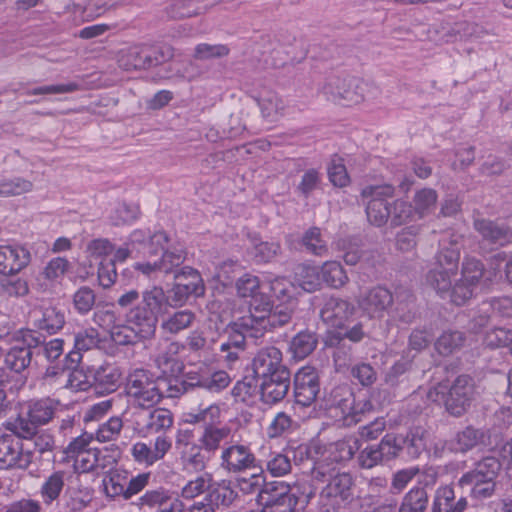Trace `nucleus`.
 <instances>
[{
  "mask_svg": "<svg viewBox=\"0 0 512 512\" xmlns=\"http://www.w3.org/2000/svg\"><path fill=\"white\" fill-rule=\"evenodd\" d=\"M311 474L314 481L325 484L319 494L323 505L336 508L352 501L355 484L349 472L319 462L314 465Z\"/></svg>",
  "mask_w": 512,
  "mask_h": 512,
  "instance_id": "obj_1",
  "label": "nucleus"
},
{
  "mask_svg": "<svg viewBox=\"0 0 512 512\" xmlns=\"http://www.w3.org/2000/svg\"><path fill=\"white\" fill-rule=\"evenodd\" d=\"M282 353L274 346L260 349L242 379L235 384H289L290 371L281 364Z\"/></svg>",
  "mask_w": 512,
  "mask_h": 512,
  "instance_id": "obj_2",
  "label": "nucleus"
},
{
  "mask_svg": "<svg viewBox=\"0 0 512 512\" xmlns=\"http://www.w3.org/2000/svg\"><path fill=\"white\" fill-rule=\"evenodd\" d=\"M501 470L502 463L497 457L485 456L463 473L457 484L463 489L467 488L472 499L482 501L494 496Z\"/></svg>",
  "mask_w": 512,
  "mask_h": 512,
  "instance_id": "obj_3",
  "label": "nucleus"
},
{
  "mask_svg": "<svg viewBox=\"0 0 512 512\" xmlns=\"http://www.w3.org/2000/svg\"><path fill=\"white\" fill-rule=\"evenodd\" d=\"M68 473L64 470H56L43 478L39 487V500L23 497L14 500L0 509V512H42V504L51 506L58 503L66 487Z\"/></svg>",
  "mask_w": 512,
  "mask_h": 512,
  "instance_id": "obj_4",
  "label": "nucleus"
},
{
  "mask_svg": "<svg viewBox=\"0 0 512 512\" xmlns=\"http://www.w3.org/2000/svg\"><path fill=\"white\" fill-rule=\"evenodd\" d=\"M102 338L95 328L80 329L74 334L73 349L66 355V369L62 371V375L67 374L66 384H85L86 379L82 371L77 370V366L82 361L84 352L101 348Z\"/></svg>",
  "mask_w": 512,
  "mask_h": 512,
  "instance_id": "obj_5",
  "label": "nucleus"
},
{
  "mask_svg": "<svg viewBox=\"0 0 512 512\" xmlns=\"http://www.w3.org/2000/svg\"><path fill=\"white\" fill-rule=\"evenodd\" d=\"M45 341V336L31 329H22L15 336V343L5 357L6 365L20 373L31 363L35 350Z\"/></svg>",
  "mask_w": 512,
  "mask_h": 512,
  "instance_id": "obj_6",
  "label": "nucleus"
},
{
  "mask_svg": "<svg viewBox=\"0 0 512 512\" xmlns=\"http://www.w3.org/2000/svg\"><path fill=\"white\" fill-rule=\"evenodd\" d=\"M370 88V84L362 79L332 77L325 83L322 91L328 100L358 104L365 100Z\"/></svg>",
  "mask_w": 512,
  "mask_h": 512,
  "instance_id": "obj_7",
  "label": "nucleus"
},
{
  "mask_svg": "<svg viewBox=\"0 0 512 512\" xmlns=\"http://www.w3.org/2000/svg\"><path fill=\"white\" fill-rule=\"evenodd\" d=\"M428 400L443 403L446 410L459 417L466 412L472 401V386H430L426 392Z\"/></svg>",
  "mask_w": 512,
  "mask_h": 512,
  "instance_id": "obj_8",
  "label": "nucleus"
},
{
  "mask_svg": "<svg viewBox=\"0 0 512 512\" xmlns=\"http://www.w3.org/2000/svg\"><path fill=\"white\" fill-rule=\"evenodd\" d=\"M262 512H294L298 497L291 492V487L284 481H269L268 486L256 499Z\"/></svg>",
  "mask_w": 512,
  "mask_h": 512,
  "instance_id": "obj_9",
  "label": "nucleus"
},
{
  "mask_svg": "<svg viewBox=\"0 0 512 512\" xmlns=\"http://www.w3.org/2000/svg\"><path fill=\"white\" fill-rule=\"evenodd\" d=\"M485 274L483 263L474 257H465L462 262L461 278L454 284L453 303L464 305L474 296L475 289L482 283Z\"/></svg>",
  "mask_w": 512,
  "mask_h": 512,
  "instance_id": "obj_10",
  "label": "nucleus"
},
{
  "mask_svg": "<svg viewBox=\"0 0 512 512\" xmlns=\"http://www.w3.org/2000/svg\"><path fill=\"white\" fill-rule=\"evenodd\" d=\"M395 189L390 184L368 186L362 190V196L370 198L366 206L369 222L377 227L387 223L390 214L388 199L394 196Z\"/></svg>",
  "mask_w": 512,
  "mask_h": 512,
  "instance_id": "obj_11",
  "label": "nucleus"
},
{
  "mask_svg": "<svg viewBox=\"0 0 512 512\" xmlns=\"http://www.w3.org/2000/svg\"><path fill=\"white\" fill-rule=\"evenodd\" d=\"M184 348L178 341L164 340L159 343L156 364L159 373L155 379L169 384L179 382V375L183 370V364L177 359V355Z\"/></svg>",
  "mask_w": 512,
  "mask_h": 512,
  "instance_id": "obj_12",
  "label": "nucleus"
},
{
  "mask_svg": "<svg viewBox=\"0 0 512 512\" xmlns=\"http://www.w3.org/2000/svg\"><path fill=\"white\" fill-rule=\"evenodd\" d=\"M54 401L42 399L29 405L27 416H19L15 421V428L20 430V435L31 438L37 433V428L48 423L54 415Z\"/></svg>",
  "mask_w": 512,
  "mask_h": 512,
  "instance_id": "obj_13",
  "label": "nucleus"
},
{
  "mask_svg": "<svg viewBox=\"0 0 512 512\" xmlns=\"http://www.w3.org/2000/svg\"><path fill=\"white\" fill-rule=\"evenodd\" d=\"M23 437L18 430L15 434L0 436V469H27L31 463V453L23 451Z\"/></svg>",
  "mask_w": 512,
  "mask_h": 512,
  "instance_id": "obj_14",
  "label": "nucleus"
},
{
  "mask_svg": "<svg viewBox=\"0 0 512 512\" xmlns=\"http://www.w3.org/2000/svg\"><path fill=\"white\" fill-rule=\"evenodd\" d=\"M220 467L228 473H241L257 467V459L251 449L242 444H232L223 448Z\"/></svg>",
  "mask_w": 512,
  "mask_h": 512,
  "instance_id": "obj_15",
  "label": "nucleus"
},
{
  "mask_svg": "<svg viewBox=\"0 0 512 512\" xmlns=\"http://www.w3.org/2000/svg\"><path fill=\"white\" fill-rule=\"evenodd\" d=\"M32 259L30 250L23 245L0 246V274L15 275L26 268Z\"/></svg>",
  "mask_w": 512,
  "mask_h": 512,
  "instance_id": "obj_16",
  "label": "nucleus"
},
{
  "mask_svg": "<svg viewBox=\"0 0 512 512\" xmlns=\"http://www.w3.org/2000/svg\"><path fill=\"white\" fill-rule=\"evenodd\" d=\"M393 393L389 386H362L358 395L354 396L355 412L364 413L377 408H382L391 403Z\"/></svg>",
  "mask_w": 512,
  "mask_h": 512,
  "instance_id": "obj_17",
  "label": "nucleus"
},
{
  "mask_svg": "<svg viewBox=\"0 0 512 512\" xmlns=\"http://www.w3.org/2000/svg\"><path fill=\"white\" fill-rule=\"evenodd\" d=\"M357 302L363 313L370 318L380 317L393 303V296L385 287L376 286L360 295Z\"/></svg>",
  "mask_w": 512,
  "mask_h": 512,
  "instance_id": "obj_18",
  "label": "nucleus"
},
{
  "mask_svg": "<svg viewBox=\"0 0 512 512\" xmlns=\"http://www.w3.org/2000/svg\"><path fill=\"white\" fill-rule=\"evenodd\" d=\"M187 276L190 280L187 283L178 282L172 288V301L175 305H183L191 295L199 296L203 294L204 287L198 271L191 267H183L175 278Z\"/></svg>",
  "mask_w": 512,
  "mask_h": 512,
  "instance_id": "obj_19",
  "label": "nucleus"
},
{
  "mask_svg": "<svg viewBox=\"0 0 512 512\" xmlns=\"http://www.w3.org/2000/svg\"><path fill=\"white\" fill-rule=\"evenodd\" d=\"M354 311L355 307L349 301L330 297L325 301L320 311V317L329 326L342 328Z\"/></svg>",
  "mask_w": 512,
  "mask_h": 512,
  "instance_id": "obj_20",
  "label": "nucleus"
},
{
  "mask_svg": "<svg viewBox=\"0 0 512 512\" xmlns=\"http://www.w3.org/2000/svg\"><path fill=\"white\" fill-rule=\"evenodd\" d=\"M468 507L465 496L456 497L451 485H441L434 493L431 512H464Z\"/></svg>",
  "mask_w": 512,
  "mask_h": 512,
  "instance_id": "obj_21",
  "label": "nucleus"
},
{
  "mask_svg": "<svg viewBox=\"0 0 512 512\" xmlns=\"http://www.w3.org/2000/svg\"><path fill=\"white\" fill-rule=\"evenodd\" d=\"M474 229L479 233L484 243L504 246L512 235L510 228L504 223L490 219H475Z\"/></svg>",
  "mask_w": 512,
  "mask_h": 512,
  "instance_id": "obj_22",
  "label": "nucleus"
},
{
  "mask_svg": "<svg viewBox=\"0 0 512 512\" xmlns=\"http://www.w3.org/2000/svg\"><path fill=\"white\" fill-rule=\"evenodd\" d=\"M246 349V336L238 330H232L228 338L220 344V357L227 368L233 370L240 364L241 355Z\"/></svg>",
  "mask_w": 512,
  "mask_h": 512,
  "instance_id": "obj_23",
  "label": "nucleus"
},
{
  "mask_svg": "<svg viewBox=\"0 0 512 512\" xmlns=\"http://www.w3.org/2000/svg\"><path fill=\"white\" fill-rule=\"evenodd\" d=\"M127 321L135 327L142 339H147L155 334L158 317L143 304L138 303L128 313Z\"/></svg>",
  "mask_w": 512,
  "mask_h": 512,
  "instance_id": "obj_24",
  "label": "nucleus"
},
{
  "mask_svg": "<svg viewBox=\"0 0 512 512\" xmlns=\"http://www.w3.org/2000/svg\"><path fill=\"white\" fill-rule=\"evenodd\" d=\"M460 243L451 235H444L439 240V250L434 259V266L458 270L460 260Z\"/></svg>",
  "mask_w": 512,
  "mask_h": 512,
  "instance_id": "obj_25",
  "label": "nucleus"
},
{
  "mask_svg": "<svg viewBox=\"0 0 512 512\" xmlns=\"http://www.w3.org/2000/svg\"><path fill=\"white\" fill-rule=\"evenodd\" d=\"M137 424L140 426L139 432L144 437L165 433L173 425V414L168 409L156 408L142 419V423Z\"/></svg>",
  "mask_w": 512,
  "mask_h": 512,
  "instance_id": "obj_26",
  "label": "nucleus"
},
{
  "mask_svg": "<svg viewBox=\"0 0 512 512\" xmlns=\"http://www.w3.org/2000/svg\"><path fill=\"white\" fill-rule=\"evenodd\" d=\"M457 273L458 270L433 266L426 275V282L441 298H449L453 303L454 285H452V279Z\"/></svg>",
  "mask_w": 512,
  "mask_h": 512,
  "instance_id": "obj_27",
  "label": "nucleus"
},
{
  "mask_svg": "<svg viewBox=\"0 0 512 512\" xmlns=\"http://www.w3.org/2000/svg\"><path fill=\"white\" fill-rule=\"evenodd\" d=\"M398 444L401 446V456L406 454L409 459H417L426 449L425 430L412 427L405 434L397 433Z\"/></svg>",
  "mask_w": 512,
  "mask_h": 512,
  "instance_id": "obj_28",
  "label": "nucleus"
},
{
  "mask_svg": "<svg viewBox=\"0 0 512 512\" xmlns=\"http://www.w3.org/2000/svg\"><path fill=\"white\" fill-rule=\"evenodd\" d=\"M238 498V492L234 489L230 480H221L214 482L205 495V500L210 501L217 509L219 507L228 508Z\"/></svg>",
  "mask_w": 512,
  "mask_h": 512,
  "instance_id": "obj_29",
  "label": "nucleus"
},
{
  "mask_svg": "<svg viewBox=\"0 0 512 512\" xmlns=\"http://www.w3.org/2000/svg\"><path fill=\"white\" fill-rule=\"evenodd\" d=\"M484 433L472 426L459 431L447 443V448L454 453H466L483 442Z\"/></svg>",
  "mask_w": 512,
  "mask_h": 512,
  "instance_id": "obj_30",
  "label": "nucleus"
},
{
  "mask_svg": "<svg viewBox=\"0 0 512 512\" xmlns=\"http://www.w3.org/2000/svg\"><path fill=\"white\" fill-rule=\"evenodd\" d=\"M65 324V313L63 310L49 306L41 310V314L35 319L34 325L37 332H46L49 335L56 334Z\"/></svg>",
  "mask_w": 512,
  "mask_h": 512,
  "instance_id": "obj_31",
  "label": "nucleus"
},
{
  "mask_svg": "<svg viewBox=\"0 0 512 512\" xmlns=\"http://www.w3.org/2000/svg\"><path fill=\"white\" fill-rule=\"evenodd\" d=\"M146 45H134L121 49L118 53V64L126 71L148 69Z\"/></svg>",
  "mask_w": 512,
  "mask_h": 512,
  "instance_id": "obj_32",
  "label": "nucleus"
},
{
  "mask_svg": "<svg viewBox=\"0 0 512 512\" xmlns=\"http://www.w3.org/2000/svg\"><path fill=\"white\" fill-rule=\"evenodd\" d=\"M127 473L118 470L108 472L102 479V492L112 501L125 500Z\"/></svg>",
  "mask_w": 512,
  "mask_h": 512,
  "instance_id": "obj_33",
  "label": "nucleus"
},
{
  "mask_svg": "<svg viewBox=\"0 0 512 512\" xmlns=\"http://www.w3.org/2000/svg\"><path fill=\"white\" fill-rule=\"evenodd\" d=\"M430 497L425 487L415 486L402 498L398 512H427Z\"/></svg>",
  "mask_w": 512,
  "mask_h": 512,
  "instance_id": "obj_34",
  "label": "nucleus"
},
{
  "mask_svg": "<svg viewBox=\"0 0 512 512\" xmlns=\"http://www.w3.org/2000/svg\"><path fill=\"white\" fill-rule=\"evenodd\" d=\"M126 393L131 397L132 404L140 408H150L160 402L163 394L157 386H127Z\"/></svg>",
  "mask_w": 512,
  "mask_h": 512,
  "instance_id": "obj_35",
  "label": "nucleus"
},
{
  "mask_svg": "<svg viewBox=\"0 0 512 512\" xmlns=\"http://www.w3.org/2000/svg\"><path fill=\"white\" fill-rule=\"evenodd\" d=\"M195 318L196 315L191 310H180L164 319L160 328L166 334L175 335L189 328L194 323Z\"/></svg>",
  "mask_w": 512,
  "mask_h": 512,
  "instance_id": "obj_36",
  "label": "nucleus"
},
{
  "mask_svg": "<svg viewBox=\"0 0 512 512\" xmlns=\"http://www.w3.org/2000/svg\"><path fill=\"white\" fill-rule=\"evenodd\" d=\"M264 117L276 118L283 115L285 110L284 100L274 91H263L255 97Z\"/></svg>",
  "mask_w": 512,
  "mask_h": 512,
  "instance_id": "obj_37",
  "label": "nucleus"
},
{
  "mask_svg": "<svg viewBox=\"0 0 512 512\" xmlns=\"http://www.w3.org/2000/svg\"><path fill=\"white\" fill-rule=\"evenodd\" d=\"M318 344V338L315 333L310 331H301L293 337L290 343V351L293 358L304 359L310 355Z\"/></svg>",
  "mask_w": 512,
  "mask_h": 512,
  "instance_id": "obj_38",
  "label": "nucleus"
},
{
  "mask_svg": "<svg viewBox=\"0 0 512 512\" xmlns=\"http://www.w3.org/2000/svg\"><path fill=\"white\" fill-rule=\"evenodd\" d=\"M349 278L342 265L337 261H326L321 266V282L332 288H341Z\"/></svg>",
  "mask_w": 512,
  "mask_h": 512,
  "instance_id": "obj_39",
  "label": "nucleus"
},
{
  "mask_svg": "<svg viewBox=\"0 0 512 512\" xmlns=\"http://www.w3.org/2000/svg\"><path fill=\"white\" fill-rule=\"evenodd\" d=\"M201 445L192 444L181 452V460L187 471L201 472L206 468L208 456L203 453Z\"/></svg>",
  "mask_w": 512,
  "mask_h": 512,
  "instance_id": "obj_40",
  "label": "nucleus"
},
{
  "mask_svg": "<svg viewBox=\"0 0 512 512\" xmlns=\"http://www.w3.org/2000/svg\"><path fill=\"white\" fill-rule=\"evenodd\" d=\"M437 198L434 189L423 188L417 191L413 197L412 205L415 215H418V218H424L431 214L436 208Z\"/></svg>",
  "mask_w": 512,
  "mask_h": 512,
  "instance_id": "obj_41",
  "label": "nucleus"
},
{
  "mask_svg": "<svg viewBox=\"0 0 512 512\" xmlns=\"http://www.w3.org/2000/svg\"><path fill=\"white\" fill-rule=\"evenodd\" d=\"M301 244L308 253L323 257L328 254L327 242L318 227L309 228L301 238Z\"/></svg>",
  "mask_w": 512,
  "mask_h": 512,
  "instance_id": "obj_42",
  "label": "nucleus"
},
{
  "mask_svg": "<svg viewBox=\"0 0 512 512\" xmlns=\"http://www.w3.org/2000/svg\"><path fill=\"white\" fill-rule=\"evenodd\" d=\"M140 303L159 317L167 306L168 298L162 287L153 286L142 293V301Z\"/></svg>",
  "mask_w": 512,
  "mask_h": 512,
  "instance_id": "obj_43",
  "label": "nucleus"
},
{
  "mask_svg": "<svg viewBox=\"0 0 512 512\" xmlns=\"http://www.w3.org/2000/svg\"><path fill=\"white\" fill-rule=\"evenodd\" d=\"M299 285L307 292H313L320 288L321 267L303 264L296 273Z\"/></svg>",
  "mask_w": 512,
  "mask_h": 512,
  "instance_id": "obj_44",
  "label": "nucleus"
},
{
  "mask_svg": "<svg viewBox=\"0 0 512 512\" xmlns=\"http://www.w3.org/2000/svg\"><path fill=\"white\" fill-rule=\"evenodd\" d=\"M140 216V207L137 204L120 203L111 212L109 219L112 225L121 226L134 222Z\"/></svg>",
  "mask_w": 512,
  "mask_h": 512,
  "instance_id": "obj_45",
  "label": "nucleus"
},
{
  "mask_svg": "<svg viewBox=\"0 0 512 512\" xmlns=\"http://www.w3.org/2000/svg\"><path fill=\"white\" fill-rule=\"evenodd\" d=\"M266 471L273 477H282L289 474L292 464L284 448L279 452H271L265 463Z\"/></svg>",
  "mask_w": 512,
  "mask_h": 512,
  "instance_id": "obj_46",
  "label": "nucleus"
},
{
  "mask_svg": "<svg viewBox=\"0 0 512 512\" xmlns=\"http://www.w3.org/2000/svg\"><path fill=\"white\" fill-rule=\"evenodd\" d=\"M357 450V439H342L330 445L329 457L333 462H345L352 459Z\"/></svg>",
  "mask_w": 512,
  "mask_h": 512,
  "instance_id": "obj_47",
  "label": "nucleus"
},
{
  "mask_svg": "<svg viewBox=\"0 0 512 512\" xmlns=\"http://www.w3.org/2000/svg\"><path fill=\"white\" fill-rule=\"evenodd\" d=\"M464 334L460 331H445L435 343L439 354L447 356L460 349L464 343Z\"/></svg>",
  "mask_w": 512,
  "mask_h": 512,
  "instance_id": "obj_48",
  "label": "nucleus"
},
{
  "mask_svg": "<svg viewBox=\"0 0 512 512\" xmlns=\"http://www.w3.org/2000/svg\"><path fill=\"white\" fill-rule=\"evenodd\" d=\"M230 434L228 427H206L199 439L201 447L206 452H212L220 447V443Z\"/></svg>",
  "mask_w": 512,
  "mask_h": 512,
  "instance_id": "obj_49",
  "label": "nucleus"
},
{
  "mask_svg": "<svg viewBox=\"0 0 512 512\" xmlns=\"http://www.w3.org/2000/svg\"><path fill=\"white\" fill-rule=\"evenodd\" d=\"M321 173L315 169H307L301 176L300 182L295 188V192L302 198L308 199L312 193L320 187Z\"/></svg>",
  "mask_w": 512,
  "mask_h": 512,
  "instance_id": "obj_50",
  "label": "nucleus"
},
{
  "mask_svg": "<svg viewBox=\"0 0 512 512\" xmlns=\"http://www.w3.org/2000/svg\"><path fill=\"white\" fill-rule=\"evenodd\" d=\"M212 479V474L207 472L198 475L195 479L185 484L181 490V496L184 499L191 500L206 491L208 492L211 487Z\"/></svg>",
  "mask_w": 512,
  "mask_h": 512,
  "instance_id": "obj_51",
  "label": "nucleus"
},
{
  "mask_svg": "<svg viewBox=\"0 0 512 512\" xmlns=\"http://www.w3.org/2000/svg\"><path fill=\"white\" fill-rule=\"evenodd\" d=\"M375 445L384 464L401 457V446L398 444L397 433L385 434Z\"/></svg>",
  "mask_w": 512,
  "mask_h": 512,
  "instance_id": "obj_52",
  "label": "nucleus"
},
{
  "mask_svg": "<svg viewBox=\"0 0 512 512\" xmlns=\"http://www.w3.org/2000/svg\"><path fill=\"white\" fill-rule=\"evenodd\" d=\"M33 183L22 177L4 178L0 181V197L18 196L30 192Z\"/></svg>",
  "mask_w": 512,
  "mask_h": 512,
  "instance_id": "obj_53",
  "label": "nucleus"
},
{
  "mask_svg": "<svg viewBox=\"0 0 512 512\" xmlns=\"http://www.w3.org/2000/svg\"><path fill=\"white\" fill-rule=\"evenodd\" d=\"M390 214V223L395 227L412 221L415 215L412 204L401 199L390 204Z\"/></svg>",
  "mask_w": 512,
  "mask_h": 512,
  "instance_id": "obj_54",
  "label": "nucleus"
},
{
  "mask_svg": "<svg viewBox=\"0 0 512 512\" xmlns=\"http://www.w3.org/2000/svg\"><path fill=\"white\" fill-rule=\"evenodd\" d=\"M281 253L278 242L261 241L256 243L251 251L253 260L257 264L269 263Z\"/></svg>",
  "mask_w": 512,
  "mask_h": 512,
  "instance_id": "obj_55",
  "label": "nucleus"
},
{
  "mask_svg": "<svg viewBox=\"0 0 512 512\" xmlns=\"http://www.w3.org/2000/svg\"><path fill=\"white\" fill-rule=\"evenodd\" d=\"M269 481H266V477L263 472L258 474H252L250 477H242L237 480V487L244 494H257L256 499H260V493L268 486Z\"/></svg>",
  "mask_w": 512,
  "mask_h": 512,
  "instance_id": "obj_56",
  "label": "nucleus"
},
{
  "mask_svg": "<svg viewBox=\"0 0 512 512\" xmlns=\"http://www.w3.org/2000/svg\"><path fill=\"white\" fill-rule=\"evenodd\" d=\"M96 294L88 286L80 287L73 295L74 308L78 313L85 315L92 310L95 305Z\"/></svg>",
  "mask_w": 512,
  "mask_h": 512,
  "instance_id": "obj_57",
  "label": "nucleus"
},
{
  "mask_svg": "<svg viewBox=\"0 0 512 512\" xmlns=\"http://www.w3.org/2000/svg\"><path fill=\"white\" fill-rule=\"evenodd\" d=\"M185 260V253L181 249L166 250L162 257L157 260L159 272L164 274L176 273L178 268Z\"/></svg>",
  "mask_w": 512,
  "mask_h": 512,
  "instance_id": "obj_58",
  "label": "nucleus"
},
{
  "mask_svg": "<svg viewBox=\"0 0 512 512\" xmlns=\"http://www.w3.org/2000/svg\"><path fill=\"white\" fill-rule=\"evenodd\" d=\"M230 49L223 44L200 43L195 47L193 57L196 60H210L214 58H222L229 54Z\"/></svg>",
  "mask_w": 512,
  "mask_h": 512,
  "instance_id": "obj_59",
  "label": "nucleus"
},
{
  "mask_svg": "<svg viewBox=\"0 0 512 512\" xmlns=\"http://www.w3.org/2000/svg\"><path fill=\"white\" fill-rule=\"evenodd\" d=\"M270 291L283 303L294 304L293 284L284 277L275 278L270 282Z\"/></svg>",
  "mask_w": 512,
  "mask_h": 512,
  "instance_id": "obj_60",
  "label": "nucleus"
},
{
  "mask_svg": "<svg viewBox=\"0 0 512 512\" xmlns=\"http://www.w3.org/2000/svg\"><path fill=\"white\" fill-rule=\"evenodd\" d=\"M238 295L243 298L250 297L254 299L259 296L260 281L255 275L246 273L241 276L236 282Z\"/></svg>",
  "mask_w": 512,
  "mask_h": 512,
  "instance_id": "obj_61",
  "label": "nucleus"
},
{
  "mask_svg": "<svg viewBox=\"0 0 512 512\" xmlns=\"http://www.w3.org/2000/svg\"><path fill=\"white\" fill-rule=\"evenodd\" d=\"M345 386H323L320 388L319 407L332 408L339 406L344 400L343 388Z\"/></svg>",
  "mask_w": 512,
  "mask_h": 512,
  "instance_id": "obj_62",
  "label": "nucleus"
},
{
  "mask_svg": "<svg viewBox=\"0 0 512 512\" xmlns=\"http://www.w3.org/2000/svg\"><path fill=\"white\" fill-rule=\"evenodd\" d=\"M328 177L334 186L345 187L349 184L350 178L343 163V159L334 157L331 160L328 166Z\"/></svg>",
  "mask_w": 512,
  "mask_h": 512,
  "instance_id": "obj_63",
  "label": "nucleus"
},
{
  "mask_svg": "<svg viewBox=\"0 0 512 512\" xmlns=\"http://www.w3.org/2000/svg\"><path fill=\"white\" fill-rule=\"evenodd\" d=\"M123 427V422L119 417H111L108 421L99 426L96 431V439L100 442L114 440Z\"/></svg>",
  "mask_w": 512,
  "mask_h": 512,
  "instance_id": "obj_64",
  "label": "nucleus"
}]
</instances>
